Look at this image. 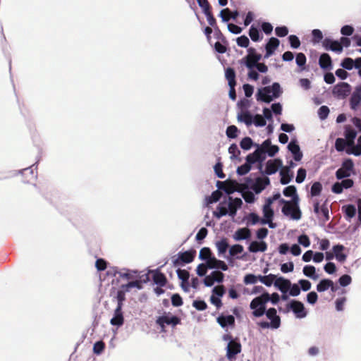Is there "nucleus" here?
<instances>
[{
	"label": "nucleus",
	"mask_w": 361,
	"mask_h": 361,
	"mask_svg": "<svg viewBox=\"0 0 361 361\" xmlns=\"http://www.w3.org/2000/svg\"><path fill=\"white\" fill-rule=\"evenodd\" d=\"M199 257L202 260H206L207 262L212 259L213 257L212 256V251L209 247H203L200 251Z\"/></svg>",
	"instance_id": "obj_44"
},
{
	"label": "nucleus",
	"mask_w": 361,
	"mask_h": 361,
	"mask_svg": "<svg viewBox=\"0 0 361 361\" xmlns=\"http://www.w3.org/2000/svg\"><path fill=\"white\" fill-rule=\"evenodd\" d=\"M322 190V185L320 182H314L312 187L310 193L312 196H317L319 195Z\"/></svg>",
	"instance_id": "obj_48"
},
{
	"label": "nucleus",
	"mask_w": 361,
	"mask_h": 361,
	"mask_svg": "<svg viewBox=\"0 0 361 361\" xmlns=\"http://www.w3.org/2000/svg\"><path fill=\"white\" fill-rule=\"evenodd\" d=\"M342 210L345 214V218L346 220H350L355 216L356 214V208L353 204L345 205L342 207Z\"/></svg>",
	"instance_id": "obj_32"
},
{
	"label": "nucleus",
	"mask_w": 361,
	"mask_h": 361,
	"mask_svg": "<svg viewBox=\"0 0 361 361\" xmlns=\"http://www.w3.org/2000/svg\"><path fill=\"white\" fill-rule=\"evenodd\" d=\"M153 281L156 284L161 287L165 286L167 283V279L166 276L159 271H156L153 274Z\"/></svg>",
	"instance_id": "obj_30"
},
{
	"label": "nucleus",
	"mask_w": 361,
	"mask_h": 361,
	"mask_svg": "<svg viewBox=\"0 0 361 361\" xmlns=\"http://www.w3.org/2000/svg\"><path fill=\"white\" fill-rule=\"evenodd\" d=\"M226 78L228 82L229 86H235V73L233 68H228L226 70Z\"/></svg>",
	"instance_id": "obj_36"
},
{
	"label": "nucleus",
	"mask_w": 361,
	"mask_h": 361,
	"mask_svg": "<svg viewBox=\"0 0 361 361\" xmlns=\"http://www.w3.org/2000/svg\"><path fill=\"white\" fill-rule=\"evenodd\" d=\"M238 120L244 122L247 126H250L252 123V116L246 111L238 116Z\"/></svg>",
	"instance_id": "obj_41"
},
{
	"label": "nucleus",
	"mask_w": 361,
	"mask_h": 361,
	"mask_svg": "<svg viewBox=\"0 0 361 361\" xmlns=\"http://www.w3.org/2000/svg\"><path fill=\"white\" fill-rule=\"evenodd\" d=\"M264 149V153H267L269 157H274L279 150L276 145H271L270 139H267L261 145Z\"/></svg>",
	"instance_id": "obj_16"
},
{
	"label": "nucleus",
	"mask_w": 361,
	"mask_h": 361,
	"mask_svg": "<svg viewBox=\"0 0 361 361\" xmlns=\"http://www.w3.org/2000/svg\"><path fill=\"white\" fill-rule=\"evenodd\" d=\"M267 249V244L264 241H252L248 250L250 252H265Z\"/></svg>",
	"instance_id": "obj_23"
},
{
	"label": "nucleus",
	"mask_w": 361,
	"mask_h": 361,
	"mask_svg": "<svg viewBox=\"0 0 361 361\" xmlns=\"http://www.w3.org/2000/svg\"><path fill=\"white\" fill-rule=\"evenodd\" d=\"M351 281L352 279L350 276L348 274H344L341 276L338 279L340 285L343 287L348 286L351 283Z\"/></svg>",
	"instance_id": "obj_64"
},
{
	"label": "nucleus",
	"mask_w": 361,
	"mask_h": 361,
	"mask_svg": "<svg viewBox=\"0 0 361 361\" xmlns=\"http://www.w3.org/2000/svg\"><path fill=\"white\" fill-rule=\"evenodd\" d=\"M231 200L228 204V213L231 216H234L236 214L237 209L240 208L243 204L240 198H235L232 200V197H229Z\"/></svg>",
	"instance_id": "obj_22"
},
{
	"label": "nucleus",
	"mask_w": 361,
	"mask_h": 361,
	"mask_svg": "<svg viewBox=\"0 0 361 361\" xmlns=\"http://www.w3.org/2000/svg\"><path fill=\"white\" fill-rule=\"evenodd\" d=\"M283 193L286 197H292L293 199L291 202H294L295 203V202H298L299 200L297 195V190L294 185H289L285 188Z\"/></svg>",
	"instance_id": "obj_29"
},
{
	"label": "nucleus",
	"mask_w": 361,
	"mask_h": 361,
	"mask_svg": "<svg viewBox=\"0 0 361 361\" xmlns=\"http://www.w3.org/2000/svg\"><path fill=\"white\" fill-rule=\"evenodd\" d=\"M251 169V166L249 164L245 163L237 169V173L240 176H243L247 173Z\"/></svg>",
	"instance_id": "obj_61"
},
{
	"label": "nucleus",
	"mask_w": 361,
	"mask_h": 361,
	"mask_svg": "<svg viewBox=\"0 0 361 361\" xmlns=\"http://www.w3.org/2000/svg\"><path fill=\"white\" fill-rule=\"evenodd\" d=\"M282 166V161L280 159H276L274 160H269L267 162L265 173L271 175L275 173L279 167Z\"/></svg>",
	"instance_id": "obj_15"
},
{
	"label": "nucleus",
	"mask_w": 361,
	"mask_h": 361,
	"mask_svg": "<svg viewBox=\"0 0 361 361\" xmlns=\"http://www.w3.org/2000/svg\"><path fill=\"white\" fill-rule=\"evenodd\" d=\"M204 15L207 17L209 25L212 27L214 30L220 32V30L217 25V23L216 18L214 17L212 10L204 13Z\"/></svg>",
	"instance_id": "obj_38"
},
{
	"label": "nucleus",
	"mask_w": 361,
	"mask_h": 361,
	"mask_svg": "<svg viewBox=\"0 0 361 361\" xmlns=\"http://www.w3.org/2000/svg\"><path fill=\"white\" fill-rule=\"evenodd\" d=\"M280 41L276 37H271L269 42L267 43L265 49H266V54L265 57H269L271 54H274V51L279 46Z\"/></svg>",
	"instance_id": "obj_18"
},
{
	"label": "nucleus",
	"mask_w": 361,
	"mask_h": 361,
	"mask_svg": "<svg viewBox=\"0 0 361 361\" xmlns=\"http://www.w3.org/2000/svg\"><path fill=\"white\" fill-rule=\"evenodd\" d=\"M252 122L256 126L260 127L264 126L267 123L264 118L260 114H256L254 118H252Z\"/></svg>",
	"instance_id": "obj_56"
},
{
	"label": "nucleus",
	"mask_w": 361,
	"mask_h": 361,
	"mask_svg": "<svg viewBox=\"0 0 361 361\" xmlns=\"http://www.w3.org/2000/svg\"><path fill=\"white\" fill-rule=\"evenodd\" d=\"M288 40L290 44V47L293 49H298L300 46V41L299 38L294 35H291L288 37Z\"/></svg>",
	"instance_id": "obj_55"
},
{
	"label": "nucleus",
	"mask_w": 361,
	"mask_h": 361,
	"mask_svg": "<svg viewBox=\"0 0 361 361\" xmlns=\"http://www.w3.org/2000/svg\"><path fill=\"white\" fill-rule=\"evenodd\" d=\"M258 278L259 281L267 286H271L273 284L274 281L276 279V275L272 274H270L267 276L259 275Z\"/></svg>",
	"instance_id": "obj_35"
},
{
	"label": "nucleus",
	"mask_w": 361,
	"mask_h": 361,
	"mask_svg": "<svg viewBox=\"0 0 361 361\" xmlns=\"http://www.w3.org/2000/svg\"><path fill=\"white\" fill-rule=\"evenodd\" d=\"M171 303L174 307H180L183 305V299L179 294L175 293L171 296Z\"/></svg>",
	"instance_id": "obj_63"
},
{
	"label": "nucleus",
	"mask_w": 361,
	"mask_h": 361,
	"mask_svg": "<svg viewBox=\"0 0 361 361\" xmlns=\"http://www.w3.org/2000/svg\"><path fill=\"white\" fill-rule=\"evenodd\" d=\"M287 308L290 309L299 318H303L306 317L307 312L304 305L300 301L292 300L289 304L287 305Z\"/></svg>",
	"instance_id": "obj_10"
},
{
	"label": "nucleus",
	"mask_w": 361,
	"mask_h": 361,
	"mask_svg": "<svg viewBox=\"0 0 361 361\" xmlns=\"http://www.w3.org/2000/svg\"><path fill=\"white\" fill-rule=\"evenodd\" d=\"M217 322L223 328L227 326H234L235 318L233 315L224 316L221 315L217 318Z\"/></svg>",
	"instance_id": "obj_27"
},
{
	"label": "nucleus",
	"mask_w": 361,
	"mask_h": 361,
	"mask_svg": "<svg viewBox=\"0 0 361 361\" xmlns=\"http://www.w3.org/2000/svg\"><path fill=\"white\" fill-rule=\"evenodd\" d=\"M177 275L182 282L188 283L190 278V273L187 270L178 269L177 270Z\"/></svg>",
	"instance_id": "obj_50"
},
{
	"label": "nucleus",
	"mask_w": 361,
	"mask_h": 361,
	"mask_svg": "<svg viewBox=\"0 0 361 361\" xmlns=\"http://www.w3.org/2000/svg\"><path fill=\"white\" fill-rule=\"evenodd\" d=\"M261 54H256L254 48L248 49V54L245 57L246 59V66L248 68H252L255 67L258 63V61L261 59Z\"/></svg>",
	"instance_id": "obj_12"
},
{
	"label": "nucleus",
	"mask_w": 361,
	"mask_h": 361,
	"mask_svg": "<svg viewBox=\"0 0 361 361\" xmlns=\"http://www.w3.org/2000/svg\"><path fill=\"white\" fill-rule=\"evenodd\" d=\"M156 323L161 328V331H165V325L175 326L180 323V319L177 316H169L164 314L157 319Z\"/></svg>",
	"instance_id": "obj_8"
},
{
	"label": "nucleus",
	"mask_w": 361,
	"mask_h": 361,
	"mask_svg": "<svg viewBox=\"0 0 361 361\" xmlns=\"http://www.w3.org/2000/svg\"><path fill=\"white\" fill-rule=\"evenodd\" d=\"M217 187L224 190L228 195L233 193L235 191H239L242 185L239 184L236 180H227L226 181H217Z\"/></svg>",
	"instance_id": "obj_7"
},
{
	"label": "nucleus",
	"mask_w": 361,
	"mask_h": 361,
	"mask_svg": "<svg viewBox=\"0 0 361 361\" xmlns=\"http://www.w3.org/2000/svg\"><path fill=\"white\" fill-rule=\"evenodd\" d=\"M267 317L271 320V322H260L258 325L262 329L272 328L278 329L281 325V318L277 315L276 310L274 307H271L266 310L265 313Z\"/></svg>",
	"instance_id": "obj_4"
},
{
	"label": "nucleus",
	"mask_w": 361,
	"mask_h": 361,
	"mask_svg": "<svg viewBox=\"0 0 361 361\" xmlns=\"http://www.w3.org/2000/svg\"><path fill=\"white\" fill-rule=\"evenodd\" d=\"M345 250V247L343 245H336L333 247V252L334 257L340 262H344L347 259V255L343 253Z\"/></svg>",
	"instance_id": "obj_26"
},
{
	"label": "nucleus",
	"mask_w": 361,
	"mask_h": 361,
	"mask_svg": "<svg viewBox=\"0 0 361 361\" xmlns=\"http://www.w3.org/2000/svg\"><path fill=\"white\" fill-rule=\"evenodd\" d=\"M238 128L235 126H230L226 129V135L229 138H235L238 136Z\"/></svg>",
	"instance_id": "obj_57"
},
{
	"label": "nucleus",
	"mask_w": 361,
	"mask_h": 361,
	"mask_svg": "<svg viewBox=\"0 0 361 361\" xmlns=\"http://www.w3.org/2000/svg\"><path fill=\"white\" fill-rule=\"evenodd\" d=\"M332 286V281L330 279H322L320 282L317 285V290L318 292H324L328 290L330 286Z\"/></svg>",
	"instance_id": "obj_39"
},
{
	"label": "nucleus",
	"mask_w": 361,
	"mask_h": 361,
	"mask_svg": "<svg viewBox=\"0 0 361 361\" xmlns=\"http://www.w3.org/2000/svg\"><path fill=\"white\" fill-rule=\"evenodd\" d=\"M354 169V164L352 159H345L341 164V167L336 172V177L338 180L348 178L351 176Z\"/></svg>",
	"instance_id": "obj_5"
},
{
	"label": "nucleus",
	"mask_w": 361,
	"mask_h": 361,
	"mask_svg": "<svg viewBox=\"0 0 361 361\" xmlns=\"http://www.w3.org/2000/svg\"><path fill=\"white\" fill-rule=\"evenodd\" d=\"M303 274L313 280H317L319 278V276L316 274V269L312 265H306L303 267L302 269Z\"/></svg>",
	"instance_id": "obj_33"
},
{
	"label": "nucleus",
	"mask_w": 361,
	"mask_h": 361,
	"mask_svg": "<svg viewBox=\"0 0 361 361\" xmlns=\"http://www.w3.org/2000/svg\"><path fill=\"white\" fill-rule=\"evenodd\" d=\"M253 145L252 139L249 137H245L240 141V146L243 149L248 150Z\"/></svg>",
	"instance_id": "obj_49"
},
{
	"label": "nucleus",
	"mask_w": 361,
	"mask_h": 361,
	"mask_svg": "<svg viewBox=\"0 0 361 361\" xmlns=\"http://www.w3.org/2000/svg\"><path fill=\"white\" fill-rule=\"evenodd\" d=\"M196 255L195 250H188L183 252H179L177 258L173 259V264L175 267L183 266L184 264L191 263Z\"/></svg>",
	"instance_id": "obj_6"
},
{
	"label": "nucleus",
	"mask_w": 361,
	"mask_h": 361,
	"mask_svg": "<svg viewBox=\"0 0 361 361\" xmlns=\"http://www.w3.org/2000/svg\"><path fill=\"white\" fill-rule=\"evenodd\" d=\"M221 195L222 193L219 190L214 191L210 196L207 197V204H209L218 202L220 200Z\"/></svg>",
	"instance_id": "obj_46"
},
{
	"label": "nucleus",
	"mask_w": 361,
	"mask_h": 361,
	"mask_svg": "<svg viewBox=\"0 0 361 361\" xmlns=\"http://www.w3.org/2000/svg\"><path fill=\"white\" fill-rule=\"evenodd\" d=\"M250 236L251 231L248 228H241L235 232L233 238L235 240H243L250 238Z\"/></svg>",
	"instance_id": "obj_25"
},
{
	"label": "nucleus",
	"mask_w": 361,
	"mask_h": 361,
	"mask_svg": "<svg viewBox=\"0 0 361 361\" xmlns=\"http://www.w3.org/2000/svg\"><path fill=\"white\" fill-rule=\"evenodd\" d=\"M341 66L345 69L351 70L354 66V60L348 57L345 58L341 63Z\"/></svg>",
	"instance_id": "obj_62"
},
{
	"label": "nucleus",
	"mask_w": 361,
	"mask_h": 361,
	"mask_svg": "<svg viewBox=\"0 0 361 361\" xmlns=\"http://www.w3.org/2000/svg\"><path fill=\"white\" fill-rule=\"evenodd\" d=\"M237 44L240 47L247 48L249 46L250 40L245 35H242L237 38Z\"/></svg>",
	"instance_id": "obj_53"
},
{
	"label": "nucleus",
	"mask_w": 361,
	"mask_h": 361,
	"mask_svg": "<svg viewBox=\"0 0 361 361\" xmlns=\"http://www.w3.org/2000/svg\"><path fill=\"white\" fill-rule=\"evenodd\" d=\"M270 93L273 94V97L277 98L281 93L280 85L278 82H274L271 86H266L259 89L256 94L257 100L262 101L265 103H270L273 98L269 95Z\"/></svg>",
	"instance_id": "obj_1"
},
{
	"label": "nucleus",
	"mask_w": 361,
	"mask_h": 361,
	"mask_svg": "<svg viewBox=\"0 0 361 361\" xmlns=\"http://www.w3.org/2000/svg\"><path fill=\"white\" fill-rule=\"evenodd\" d=\"M228 209L225 207L218 206L216 208V211L214 212V216L217 219H220L221 217L226 216L228 214Z\"/></svg>",
	"instance_id": "obj_54"
},
{
	"label": "nucleus",
	"mask_w": 361,
	"mask_h": 361,
	"mask_svg": "<svg viewBox=\"0 0 361 361\" xmlns=\"http://www.w3.org/2000/svg\"><path fill=\"white\" fill-rule=\"evenodd\" d=\"M288 149L293 154L294 159L299 161L302 159V153L300 152L299 145L295 140H292L288 145Z\"/></svg>",
	"instance_id": "obj_20"
},
{
	"label": "nucleus",
	"mask_w": 361,
	"mask_h": 361,
	"mask_svg": "<svg viewBox=\"0 0 361 361\" xmlns=\"http://www.w3.org/2000/svg\"><path fill=\"white\" fill-rule=\"evenodd\" d=\"M281 175V183L283 185H286L290 183L293 177V173H290V167H284L280 171Z\"/></svg>",
	"instance_id": "obj_28"
},
{
	"label": "nucleus",
	"mask_w": 361,
	"mask_h": 361,
	"mask_svg": "<svg viewBox=\"0 0 361 361\" xmlns=\"http://www.w3.org/2000/svg\"><path fill=\"white\" fill-rule=\"evenodd\" d=\"M329 114V109L326 106H322L318 110V115L320 119L324 120Z\"/></svg>",
	"instance_id": "obj_60"
},
{
	"label": "nucleus",
	"mask_w": 361,
	"mask_h": 361,
	"mask_svg": "<svg viewBox=\"0 0 361 361\" xmlns=\"http://www.w3.org/2000/svg\"><path fill=\"white\" fill-rule=\"evenodd\" d=\"M269 301V293L264 292L261 295L255 298L250 304L252 310V315L255 317L263 316L266 312V305Z\"/></svg>",
	"instance_id": "obj_2"
},
{
	"label": "nucleus",
	"mask_w": 361,
	"mask_h": 361,
	"mask_svg": "<svg viewBox=\"0 0 361 361\" xmlns=\"http://www.w3.org/2000/svg\"><path fill=\"white\" fill-rule=\"evenodd\" d=\"M296 63L300 68V71H304L305 69V63L307 61V59L305 55L303 53H298L296 55Z\"/></svg>",
	"instance_id": "obj_45"
},
{
	"label": "nucleus",
	"mask_w": 361,
	"mask_h": 361,
	"mask_svg": "<svg viewBox=\"0 0 361 361\" xmlns=\"http://www.w3.org/2000/svg\"><path fill=\"white\" fill-rule=\"evenodd\" d=\"M280 202L284 204L282 207V212L284 215H290L291 218L295 220H298L301 218V212L298 205V202H289L284 199H281Z\"/></svg>",
	"instance_id": "obj_3"
},
{
	"label": "nucleus",
	"mask_w": 361,
	"mask_h": 361,
	"mask_svg": "<svg viewBox=\"0 0 361 361\" xmlns=\"http://www.w3.org/2000/svg\"><path fill=\"white\" fill-rule=\"evenodd\" d=\"M216 247L217 248L219 255L224 254L229 247L228 239L226 238H222L221 240L216 243Z\"/></svg>",
	"instance_id": "obj_34"
},
{
	"label": "nucleus",
	"mask_w": 361,
	"mask_h": 361,
	"mask_svg": "<svg viewBox=\"0 0 361 361\" xmlns=\"http://www.w3.org/2000/svg\"><path fill=\"white\" fill-rule=\"evenodd\" d=\"M192 306L197 310H205L207 307V303L204 300H196L192 302Z\"/></svg>",
	"instance_id": "obj_59"
},
{
	"label": "nucleus",
	"mask_w": 361,
	"mask_h": 361,
	"mask_svg": "<svg viewBox=\"0 0 361 361\" xmlns=\"http://www.w3.org/2000/svg\"><path fill=\"white\" fill-rule=\"evenodd\" d=\"M270 184V180L268 177H259L255 180L252 186V190L257 193H260L265 188Z\"/></svg>",
	"instance_id": "obj_13"
},
{
	"label": "nucleus",
	"mask_w": 361,
	"mask_h": 361,
	"mask_svg": "<svg viewBox=\"0 0 361 361\" xmlns=\"http://www.w3.org/2000/svg\"><path fill=\"white\" fill-rule=\"evenodd\" d=\"M361 102V93L359 91H355L350 97V108L356 110Z\"/></svg>",
	"instance_id": "obj_31"
},
{
	"label": "nucleus",
	"mask_w": 361,
	"mask_h": 361,
	"mask_svg": "<svg viewBox=\"0 0 361 361\" xmlns=\"http://www.w3.org/2000/svg\"><path fill=\"white\" fill-rule=\"evenodd\" d=\"M105 348V343L102 341L96 342L93 346V352L94 354H101Z\"/></svg>",
	"instance_id": "obj_52"
},
{
	"label": "nucleus",
	"mask_w": 361,
	"mask_h": 361,
	"mask_svg": "<svg viewBox=\"0 0 361 361\" xmlns=\"http://www.w3.org/2000/svg\"><path fill=\"white\" fill-rule=\"evenodd\" d=\"M207 266L209 269H221L223 271L228 270L227 264L221 260L217 259L215 257L207 261Z\"/></svg>",
	"instance_id": "obj_19"
},
{
	"label": "nucleus",
	"mask_w": 361,
	"mask_h": 361,
	"mask_svg": "<svg viewBox=\"0 0 361 361\" xmlns=\"http://www.w3.org/2000/svg\"><path fill=\"white\" fill-rule=\"evenodd\" d=\"M351 91L350 85L347 82H340L334 86L333 94L338 98H345Z\"/></svg>",
	"instance_id": "obj_9"
},
{
	"label": "nucleus",
	"mask_w": 361,
	"mask_h": 361,
	"mask_svg": "<svg viewBox=\"0 0 361 361\" xmlns=\"http://www.w3.org/2000/svg\"><path fill=\"white\" fill-rule=\"evenodd\" d=\"M243 247L241 245L235 244L232 245L229 250V254L231 256L234 257L243 252Z\"/></svg>",
	"instance_id": "obj_51"
},
{
	"label": "nucleus",
	"mask_w": 361,
	"mask_h": 361,
	"mask_svg": "<svg viewBox=\"0 0 361 361\" xmlns=\"http://www.w3.org/2000/svg\"><path fill=\"white\" fill-rule=\"evenodd\" d=\"M274 286L278 288L283 293H287L291 286L290 280L283 277H279L275 280Z\"/></svg>",
	"instance_id": "obj_17"
},
{
	"label": "nucleus",
	"mask_w": 361,
	"mask_h": 361,
	"mask_svg": "<svg viewBox=\"0 0 361 361\" xmlns=\"http://www.w3.org/2000/svg\"><path fill=\"white\" fill-rule=\"evenodd\" d=\"M320 219L322 220L323 222H326L330 219L329 207L326 204V202H324L321 206V212H320Z\"/></svg>",
	"instance_id": "obj_37"
},
{
	"label": "nucleus",
	"mask_w": 361,
	"mask_h": 361,
	"mask_svg": "<svg viewBox=\"0 0 361 361\" xmlns=\"http://www.w3.org/2000/svg\"><path fill=\"white\" fill-rule=\"evenodd\" d=\"M346 152L348 154H354L355 156L361 155V135L357 139V143L353 149H347Z\"/></svg>",
	"instance_id": "obj_42"
},
{
	"label": "nucleus",
	"mask_w": 361,
	"mask_h": 361,
	"mask_svg": "<svg viewBox=\"0 0 361 361\" xmlns=\"http://www.w3.org/2000/svg\"><path fill=\"white\" fill-rule=\"evenodd\" d=\"M344 135L345 139L355 140L357 136V132L350 126H346Z\"/></svg>",
	"instance_id": "obj_47"
},
{
	"label": "nucleus",
	"mask_w": 361,
	"mask_h": 361,
	"mask_svg": "<svg viewBox=\"0 0 361 361\" xmlns=\"http://www.w3.org/2000/svg\"><path fill=\"white\" fill-rule=\"evenodd\" d=\"M322 45L326 50H331L336 52H341L343 51L342 46L338 41L332 40L329 38H326L322 42Z\"/></svg>",
	"instance_id": "obj_14"
},
{
	"label": "nucleus",
	"mask_w": 361,
	"mask_h": 361,
	"mask_svg": "<svg viewBox=\"0 0 361 361\" xmlns=\"http://www.w3.org/2000/svg\"><path fill=\"white\" fill-rule=\"evenodd\" d=\"M346 147L345 140L343 138H337L335 142V148L338 152H343Z\"/></svg>",
	"instance_id": "obj_58"
},
{
	"label": "nucleus",
	"mask_w": 361,
	"mask_h": 361,
	"mask_svg": "<svg viewBox=\"0 0 361 361\" xmlns=\"http://www.w3.org/2000/svg\"><path fill=\"white\" fill-rule=\"evenodd\" d=\"M319 64L321 68L329 70L332 68V61L329 54L324 53L321 54L319 59Z\"/></svg>",
	"instance_id": "obj_21"
},
{
	"label": "nucleus",
	"mask_w": 361,
	"mask_h": 361,
	"mask_svg": "<svg viewBox=\"0 0 361 361\" xmlns=\"http://www.w3.org/2000/svg\"><path fill=\"white\" fill-rule=\"evenodd\" d=\"M249 36L253 42H259L262 39V35H260L259 30L252 25L249 30Z\"/></svg>",
	"instance_id": "obj_40"
},
{
	"label": "nucleus",
	"mask_w": 361,
	"mask_h": 361,
	"mask_svg": "<svg viewBox=\"0 0 361 361\" xmlns=\"http://www.w3.org/2000/svg\"><path fill=\"white\" fill-rule=\"evenodd\" d=\"M124 319L121 307H116L114 311V315L111 319V324L114 326H121L123 324Z\"/></svg>",
	"instance_id": "obj_24"
},
{
	"label": "nucleus",
	"mask_w": 361,
	"mask_h": 361,
	"mask_svg": "<svg viewBox=\"0 0 361 361\" xmlns=\"http://www.w3.org/2000/svg\"><path fill=\"white\" fill-rule=\"evenodd\" d=\"M241 344L235 340H231L227 345L226 357L231 360L241 352Z\"/></svg>",
	"instance_id": "obj_11"
},
{
	"label": "nucleus",
	"mask_w": 361,
	"mask_h": 361,
	"mask_svg": "<svg viewBox=\"0 0 361 361\" xmlns=\"http://www.w3.org/2000/svg\"><path fill=\"white\" fill-rule=\"evenodd\" d=\"M134 287L141 289L142 288V281L140 280H136L121 286V288L125 289L126 291H129L130 288Z\"/></svg>",
	"instance_id": "obj_43"
}]
</instances>
